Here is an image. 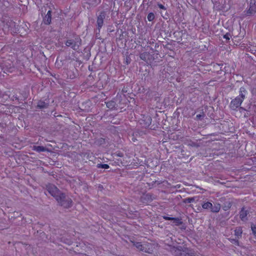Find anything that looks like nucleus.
<instances>
[{
  "instance_id": "obj_5",
  "label": "nucleus",
  "mask_w": 256,
  "mask_h": 256,
  "mask_svg": "<svg viewBox=\"0 0 256 256\" xmlns=\"http://www.w3.org/2000/svg\"><path fill=\"white\" fill-rule=\"evenodd\" d=\"M106 12L102 10L100 12L99 14L97 16L96 18V30L98 31V33L100 32V28H102L104 24V20L106 18Z\"/></svg>"
},
{
  "instance_id": "obj_26",
  "label": "nucleus",
  "mask_w": 256,
  "mask_h": 256,
  "mask_svg": "<svg viewBox=\"0 0 256 256\" xmlns=\"http://www.w3.org/2000/svg\"><path fill=\"white\" fill-rule=\"evenodd\" d=\"M251 230L253 234L256 236V224H252L250 226Z\"/></svg>"
},
{
  "instance_id": "obj_1",
  "label": "nucleus",
  "mask_w": 256,
  "mask_h": 256,
  "mask_svg": "<svg viewBox=\"0 0 256 256\" xmlns=\"http://www.w3.org/2000/svg\"><path fill=\"white\" fill-rule=\"evenodd\" d=\"M239 93V96L232 100L230 104V108L234 110H237V108L240 106L246 98L248 92L244 87H241L240 88Z\"/></svg>"
},
{
  "instance_id": "obj_16",
  "label": "nucleus",
  "mask_w": 256,
  "mask_h": 256,
  "mask_svg": "<svg viewBox=\"0 0 256 256\" xmlns=\"http://www.w3.org/2000/svg\"><path fill=\"white\" fill-rule=\"evenodd\" d=\"M220 208L221 206L220 204H214V206L212 204V208H211L210 211L212 212L217 213L220 210Z\"/></svg>"
},
{
  "instance_id": "obj_14",
  "label": "nucleus",
  "mask_w": 256,
  "mask_h": 256,
  "mask_svg": "<svg viewBox=\"0 0 256 256\" xmlns=\"http://www.w3.org/2000/svg\"><path fill=\"white\" fill-rule=\"evenodd\" d=\"M32 150L38 152H50V150L46 147L43 146H34L32 147Z\"/></svg>"
},
{
  "instance_id": "obj_19",
  "label": "nucleus",
  "mask_w": 256,
  "mask_h": 256,
  "mask_svg": "<svg viewBox=\"0 0 256 256\" xmlns=\"http://www.w3.org/2000/svg\"><path fill=\"white\" fill-rule=\"evenodd\" d=\"M116 102L114 100H110L106 102V106L107 108L110 109H114L116 108Z\"/></svg>"
},
{
  "instance_id": "obj_17",
  "label": "nucleus",
  "mask_w": 256,
  "mask_h": 256,
  "mask_svg": "<svg viewBox=\"0 0 256 256\" xmlns=\"http://www.w3.org/2000/svg\"><path fill=\"white\" fill-rule=\"evenodd\" d=\"M234 235L237 236L238 238L242 237V228L240 226L236 227L234 230Z\"/></svg>"
},
{
  "instance_id": "obj_27",
  "label": "nucleus",
  "mask_w": 256,
  "mask_h": 256,
  "mask_svg": "<svg viewBox=\"0 0 256 256\" xmlns=\"http://www.w3.org/2000/svg\"><path fill=\"white\" fill-rule=\"evenodd\" d=\"M154 14L152 13V12H150V13H149L148 15V21L150 22H152L154 20Z\"/></svg>"
},
{
  "instance_id": "obj_8",
  "label": "nucleus",
  "mask_w": 256,
  "mask_h": 256,
  "mask_svg": "<svg viewBox=\"0 0 256 256\" xmlns=\"http://www.w3.org/2000/svg\"><path fill=\"white\" fill-rule=\"evenodd\" d=\"M152 57V56L150 54V53L147 52H142L140 54V58L141 60H144L146 63L149 64L150 63V58Z\"/></svg>"
},
{
  "instance_id": "obj_12",
  "label": "nucleus",
  "mask_w": 256,
  "mask_h": 256,
  "mask_svg": "<svg viewBox=\"0 0 256 256\" xmlns=\"http://www.w3.org/2000/svg\"><path fill=\"white\" fill-rule=\"evenodd\" d=\"M52 20V11L48 10L43 19V22L46 24H50Z\"/></svg>"
},
{
  "instance_id": "obj_4",
  "label": "nucleus",
  "mask_w": 256,
  "mask_h": 256,
  "mask_svg": "<svg viewBox=\"0 0 256 256\" xmlns=\"http://www.w3.org/2000/svg\"><path fill=\"white\" fill-rule=\"evenodd\" d=\"M46 191L56 199L62 193L54 185L52 184L46 185Z\"/></svg>"
},
{
  "instance_id": "obj_28",
  "label": "nucleus",
  "mask_w": 256,
  "mask_h": 256,
  "mask_svg": "<svg viewBox=\"0 0 256 256\" xmlns=\"http://www.w3.org/2000/svg\"><path fill=\"white\" fill-rule=\"evenodd\" d=\"M4 66L6 67V68L7 69L8 72H12V70L14 68L13 65L12 64V66H11L10 64V67L8 68L6 62L4 64Z\"/></svg>"
},
{
  "instance_id": "obj_6",
  "label": "nucleus",
  "mask_w": 256,
  "mask_h": 256,
  "mask_svg": "<svg viewBox=\"0 0 256 256\" xmlns=\"http://www.w3.org/2000/svg\"><path fill=\"white\" fill-rule=\"evenodd\" d=\"M248 6L246 11L248 16L254 15L256 13V0H248Z\"/></svg>"
},
{
  "instance_id": "obj_33",
  "label": "nucleus",
  "mask_w": 256,
  "mask_h": 256,
  "mask_svg": "<svg viewBox=\"0 0 256 256\" xmlns=\"http://www.w3.org/2000/svg\"><path fill=\"white\" fill-rule=\"evenodd\" d=\"M158 8L160 9H162V10L166 9V8L164 7V6L161 4H158Z\"/></svg>"
},
{
  "instance_id": "obj_22",
  "label": "nucleus",
  "mask_w": 256,
  "mask_h": 256,
  "mask_svg": "<svg viewBox=\"0 0 256 256\" xmlns=\"http://www.w3.org/2000/svg\"><path fill=\"white\" fill-rule=\"evenodd\" d=\"M195 200V198H188L183 200V202L184 203H191L194 202Z\"/></svg>"
},
{
  "instance_id": "obj_29",
  "label": "nucleus",
  "mask_w": 256,
  "mask_h": 256,
  "mask_svg": "<svg viewBox=\"0 0 256 256\" xmlns=\"http://www.w3.org/2000/svg\"><path fill=\"white\" fill-rule=\"evenodd\" d=\"M204 117V114L202 112L200 114H197L196 116V120H201Z\"/></svg>"
},
{
  "instance_id": "obj_2",
  "label": "nucleus",
  "mask_w": 256,
  "mask_h": 256,
  "mask_svg": "<svg viewBox=\"0 0 256 256\" xmlns=\"http://www.w3.org/2000/svg\"><path fill=\"white\" fill-rule=\"evenodd\" d=\"M67 46L70 47L74 50H78L82 44V40L78 36L72 38L68 39L65 42Z\"/></svg>"
},
{
  "instance_id": "obj_36",
  "label": "nucleus",
  "mask_w": 256,
  "mask_h": 256,
  "mask_svg": "<svg viewBox=\"0 0 256 256\" xmlns=\"http://www.w3.org/2000/svg\"><path fill=\"white\" fill-rule=\"evenodd\" d=\"M148 126L150 125V124L151 122V118L150 117H149L148 119Z\"/></svg>"
},
{
  "instance_id": "obj_30",
  "label": "nucleus",
  "mask_w": 256,
  "mask_h": 256,
  "mask_svg": "<svg viewBox=\"0 0 256 256\" xmlns=\"http://www.w3.org/2000/svg\"><path fill=\"white\" fill-rule=\"evenodd\" d=\"M230 242L232 243L236 244V245H237V246H238V240H236V239H230Z\"/></svg>"
},
{
  "instance_id": "obj_7",
  "label": "nucleus",
  "mask_w": 256,
  "mask_h": 256,
  "mask_svg": "<svg viewBox=\"0 0 256 256\" xmlns=\"http://www.w3.org/2000/svg\"><path fill=\"white\" fill-rule=\"evenodd\" d=\"M240 218L242 222H246L248 220L249 211L242 208L239 212Z\"/></svg>"
},
{
  "instance_id": "obj_15",
  "label": "nucleus",
  "mask_w": 256,
  "mask_h": 256,
  "mask_svg": "<svg viewBox=\"0 0 256 256\" xmlns=\"http://www.w3.org/2000/svg\"><path fill=\"white\" fill-rule=\"evenodd\" d=\"M10 30L12 32L15 33L19 32L20 29L18 28V26H16V23L12 20H10Z\"/></svg>"
},
{
  "instance_id": "obj_9",
  "label": "nucleus",
  "mask_w": 256,
  "mask_h": 256,
  "mask_svg": "<svg viewBox=\"0 0 256 256\" xmlns=\"http://www.w3.org/2000/svg\"><path fill=\"white\" fill-rule=\"evenodd\" d=\"M142 198L144 202H151L154 200L156 199V196L152 194L148 193L144 194L142 197Z\"/></svg>"
},
{
  "instance_id": "obj_25",
  "label": "nucleus",
  "mask_w": 256,
  "mask_h": 256,
  "mask_svg": "<svg viewBox=\"0 0 256 256\" xmlns=\"http://www.w3.org/2000/svg\"><path fill=\"white\" fill-rule=\"evenodd\" d=\"M97 168H104V169H108L110 168L109 166L107 164H97Z\"/></svg>"
},
{
  "instance_id": "obj_21",
  "label": "nucleus",
  "mask_w": 256,
  "mask_h": 256,
  "mask_svg": "<svg viewBox=\"0 0 256 256\" xmlns=\"http://www.w3.org/2000/svg\"><path fill=\"white\" fill-rule=\"evenodd\" d=\"M202 208L204 209H211L212 204L210 202H206L202 204Z\"/></svg>"
},
{
  "instance_id": "obj_11",
  "label": "nucleus",
  "mask_w": 256,
  "mask_h": 256,
  "mask_svg": "<svg viewBox=\"0 0 256 256\" xmlns=\"http://www.w3.org/2000/svg\"><path fill=\"white\" fill-rule=\"evenodd\" d=\"M172 252L175 256H184V254L186 253L187 252H182L180 249L173 247L172 249Z\"/></svg>"
},
{
  "instance_id": "obj_10",
  "label": "nucleus",
  "mask_w": 256,
  "mask_h": 256,
  "mask_svg": "<svg viewBox=\"0 0 256 256\" xmlns=\"http://www.w3.org/2000/svg\"><path fill=\"white\" fill-rule=\"evenodd\" d=\"M140 250L146 253H151V252L152 251V244L144 243L142 244V248H140Z\"/></svg>"
},
{
  "instance_id": "obj_13",
  "label": "nucleus",
  "mask_w": 256,
  "mask_h": 256,
  "mask_svg": "<svg viewBox=\"0 0 256 256\" xmlns=\"http://www.w3.org/2000/svg\"><path fill=\"white\" fill-rule=\"evenodd\" d=\"M49 103L48 101L46 102L42 100H40L38 102L36 108L39 109L46 108L48 107Z\"/></svg>"
},
{
  "instance_id": "obj_3",
  "label": "nucleus",
  "mask_w": 256,
  "mask_h": 256,
  "mask_svg": "<svg viewBox=\"0 0 256 256\" xmlns=\"http://www.w3.org/2000/svg\"><path fill=\"white\" fill-rule=\"evenodd\" d=\"M56 200L61 206L65 208H70L72 205V200L63 192L58 195Z\"/></svg>"
},
{
  "instance_id": "obj_34",
  "label": "nucleus",
  "mask_w": 256,
  "mask_h": 256,
  "mask_svg": "<svg viewBox=\"0 0 256 256\" xmlns=\"http://www.w3.org/2000/svg\"><path fill=\"white\" fill-rule=\"evenodd\" d=\"M231 206H232V204H230V202H228V206H225L226 208H224V210H228L231 207Z\"/></svg>"
},
{
  "instance_id": "obj_20",
  "label": "nucleus",
  "mask_w": 256,
  "mask_h": 256,
  "mask_svg": "<svg viewBox=\"0 0 256 256\" xmlns=\"http://www.w3.org/2000/svg\"><path fill=\"white\" fill-rule=\"evenodd\" d=\"M186 144L188 146L192 147L198 148L200 146V145L196 142L192 140H188L186 142Z\"/></svg>"
},
{
  "instance_id": "obj_31",
  "label": "nucleus",
  "mask_w": 256,
  "mask_h": 256,
  "mask_svg": "<svg viewBox=\"0 0 256 256\" xmlns=\"http://www.w3.org/2000/svg\"><path fill=\"white\" fill-rule=\"evenodd\" d=\"M230 34L229 33H226L224 36V38L229 40L230 39Z\"/></svg>"
},
{
  "instance_id": "obj_35",
  "label": "nucleus",
  "mask_w": 256,
  "mask_h": 256,
  "mask_svg": "<svg viewBox=\"0 0 256 256\" xmlns=\"http://www.w3.org/2000/svg\"><path fill=\"white\" fill-rule=\"evenodd\" d=\"M116 155L118 156H120V157H122L123 156V154L122 153V152H118L116 154Z\"/></svg>"
},
{
  "instance_id": "obj_32",
  "label": "nucleus",
  "mask_w": 256,
  "mask_h": 256,
  "mask_svg": "<svg viewBox=\"0 0 256 256\" xmlns=\"http://www.w3.org/2000/svg\"><path fill=\"white\" fill-rule=\"evenodd\" d=\"M162 218L164 220H172L174 218L172 217H169V216H162Z\"/></svg>"
},
{
  "instance_id": "obj_37",
  "label": "nucleus",
  "mask_w": 256,
  "mask_h": 256,
  "mask_svg": "<svg viewBox=\"0 0 256 256\" xmlns=\"http://www.w3.org/2000/svg\"><path fill=\"white\" fill-rule=\"evenodd\" d=\"M186 227L185 226H182L181 228V229H182V230H186Z\"/></svg>"
},
{
  "instance_id": "obj_38",
  "label": "nucleus",
  "mask_w": 256,
  "mask_h": 256,
  "mask_svg": "<svg viewBox=\"0 0 256 256\" xmlns=\"http://www.w3.org/2000/svg\"><path fill=\"white\" fill-rule=\"evenodd\" d=\"M240 109L242 110H245L244 108H243L242 107H240Z\"/></svg>"
},
{
  "instance_id": "obj_18",
  "label": "nucleus",
  "mask_w": 256,
  "mask_h": 256,
  "mask_svg": "<svg viewBox=\"0 0 256 256\" xmlns=\"http://www.w3.org/2000/svg\"><path fill=\"white\" fill-rule=\"evenodd\" d=\"M172 221L174 225L176 226H179L183 224L182 218H174Z\"/></svg>"
},
{
  "instance_id": "obj_24",
  "label": "nucleus",
  "mask_w": 256,
  "mask_h": 256,
  "mask_svg": "<svg viewBox=\"0 0 256 256\" xmlns=\"http://www.w3.org/2000/svg\"><path fill=\"white\" fill-rule=\"evenodd\" d=\"M184 256H199L196 254L194 252L191 250H188L186 253L184 254Z\"/></svg>"
},
{
  "instance_id": "obj_23",
  "label": "nucleus",
  "mask_w": 256,
  "mask_h": 256,
  "mask_svg": "<svg viewBox=\"0 0 256 256\" xmlns=\"http://www.w3.org/2000/svg\"><path fill=\"white\" fill-rule=\"evenodd\" d=\"M133 244V246H136L138 250H140V248H142V244L141 242H132Z\"/></svg>"
}]
</instances>
